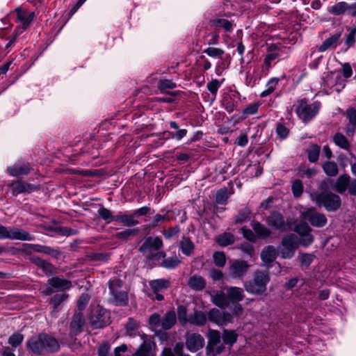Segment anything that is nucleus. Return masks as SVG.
Listing matches in <instances>:
<instances>
[{
  "label": "nucleus",
  "instance_id": "nucleus-5",
  "mask_svg": "<svg viewBox=\"0 0 356 356\" xmlns=\"http://www.w3.org/2000/svg\"><path fill=\"white\" fill-rule=\"evenodd\" d=\"M0 239L33 241L34 237L27 231L15 227L0 225Z\"/></svg>",
  "mask_w": 356,
  "mask_h": 356
},
{
  "label": "nucleus",
  "instance_id": "nucleus-22",
  "mask_svg": "<svg viewBox=\"0 0 356 356\" xmlns=\"http://www.w3.org/2000/svg\"><path fill=\"white\" fill-rule=\"evenodd\" d=\"M341 32H337L325 39L324 42L318 47V51L324 52L328 49L336 48L341 38Z\"/></svg>",
  "mask_w": 356,
  "mask_h": 356
},
{
  "label": "nucleus",
  "instance_id": "nucleus-20",
  "mask_svg": "<svg viewBox=\"0 0 356 356\" xmlns=\"http://www.w3.org/2000/svg\"><path fill=\"white\" fill-rule=\"evenodd\" d=\"M31 170V167L29 163L25 161H18L13 165L8 168V173L10 176L17 177L28 174Z\"/></svg>",
  "mask_w": 356,
  "mask_h": 356
},
{
  "label": "nucleus",
  "instance_id": "nucleus-15",
  "mask_svg": "<svg viewBox=\"0 0 356 356\" xmlns=\"http://www.w3.org/2000/svg\"><path fill=\"white\" fill-rule=\"evenodd\" d=\"M149 285L152 294L155 296V297H152V298H155L157 300L161 301L163 300V296L160 293L169 288L170 282L168 280L163 278L157 279L150 281L149 282Z\"/></svg>",
  "mask_w": 356,
  "mask_h": 356
},
{
  "label": "nucleus",
  "instance_id": "nucleus-3",
  "mask_svg": "<svg viewBox=\"0 0 356 356\" xmlns=\"http://www.w3.org/2000/svg\"><path fill=\"white\" fill-rule=\"evenodd\" d=\"M321 107V103L318 101L309 103L306 99H301L298 100L296 113L303 122L307 123L318 113Z\"/></svg>",
  "mask_w": 356,
  "mask_h": 356
},
{
  "label": "nucleus",
  "instance_id": "nucleus-9",
  "mask_svg": "<svg viewBox=\"0 0 356 356\" xmlns=\"http://www.w3.org/2000/svg\"><path fill=\"white\" fill-rule=\"evenodd\" d=\"M298 245V239L296 234H291L284 236L282 241V247L279 250L281 257L284 259L292 258Z\"/></svg>",
  "mask_w": 356,
  "mask_h": 356
},
{
  "label": "nucleus",
  "instance_id": "nucleus-25",
  "mask_svg": "<svg viewBox=\"0 0 356 356\" xmlns=\"http://www.w3.org/2000/svg\"><path fill=\"white\" fill-rule=\"evenodd\" d=\"M9 186L12 188L13 193L14 195H17L24 192H31L35 188L33 185L19 181L13 182L10 185H9Z\"/></svg>",
  "mask_w": 356,
  "mask_h": 356
},
{
  "label": "nucleus",
  "instance_id": "nucleus-60",
  "mask_svg": "<svg viewBox=\"0 0 356 356\" xmlns=\"http://www.w3.org/2000/svg\"><path fill=\"white\" fill-rule=\"evenodd\" d=\"M302 266L307 267L313 261L314 256L311 254H302L298 257Z\"/></svg>",
  "mask_w": 356,
  "mask_h": 356
},
{
  "label": "nucleus",
  "instance_id": "nucleus-11",
  "mask_svg": "<svg viewBox=\"0 0 356 356\" xmlns=\"http://www.w3.org/2000/svg\"><path fill=\"white\" fill-rule=\"evenodd\" d=\"M90 323L94 328H102L109 323V315L107 311L99 307H96L91 313Z\"/></svg>",
  "mask_w": 356,
  "mask_h": 356
},
{
  "label": "nucleus",
  "instance_id": "nucleus-51",
  "mask_svg": "<svg viewBox=\"0 0 356 356\" xmlns=\"http://www.w3.org/2000/svg\"><path fill=\"white\" fill-rule=\"evenodd\" d=\"M158 88L161 92H166V90L176 88V83L169 79H163L159 81Z\"/></svg>",
  "mask_w": 356,
  "mask_h": 356
},
{
  "label": "nucleus",
  "instance_id": "nucleus-2",
  "mask_svg": "<svg viewBox=\"0 0 356 356\" xmlns=\"http://www.w3.org/2000/svg\"><path fill=\"white\" fill-rule=\"evenodd\" d=\"M27 346L35 354L54 353L59 349L57 340L44 334L31 337L27 341Z\"/></svg>",
  "mask_w": 356,
  "mask_h": 356
},
{
  "label": "nucleus",
  "instance_id": "nucleus-35",
  "mask_svg": "<svg viewBox=\"0 0 356 356\" xmlns=\"http://www.w3.org/2000/svg\"><path fill=\"white\" fill-rule=\"evenodd\" d=\"M34 264L47 275H50L54 272V266L48 261L43 260L39 257L33 258Z\"/></svg>",
  "mask_w": 356,
  "mask_h": 356
},
{
  "label": "nucleus",
  "instance_id": "nucleus-63",
  "mask_svg": "<svg viewBox=\"0 0 356 356\" xmlns=\"http://www.w3.org/2000/svg\"><path fill=\"white\" fill-rule=\"evenodd\" d=\"M166 215L156 214L150 222V226L152 227L160 225L165 220H168Z\"/></svg>",
  "mask_w": 356,
  "mask_h": 356
},
{
  "label": "nucleus",
  "instance_id": "nucleus-10",
  "mask_svg": "<svg viewBox=\"0 0 356 356\" xmlns=\"http://www.w3.org/2000/svg\"><path fill=\"white\" fill-rule=\"evenodd\" d=\"M209 341L207 346V354L208 356H216L220 354L224 346L220 344V333L214 330H211L208 334Z\"/></svg>",
  "mask_w": 356,
  "mask_h": 356
},
{
  "label": "nucleus",
  "instance_id": "nucleus-23",
  "mask_svg": "<svg viewBox=\"0 0 356 356\" xmlns=\"http://www.w3.org/2000/svg\"><path fill=\"white\" fill-rule=\"evenodd\" d=\"M346 117L348 123L345 127V131L348 136H352L356 130V109L353 108H348L346 111Z\"/></svg>",
  "mask_w": 356,
  "mask_h": 356
},
{
  "label": "nucleus",
  "instance_id": "nucleus-1",
  "mask_svg": "<svg viewBox=\"0 0 356 356\" xmlns=\"http://www.w3.org/2000/svg\"><path fill=\"white\" fill-rule=\"evenodd\" d=\"M226 292L218 291L212 298L213 302L218 307L225 309L229 305L241 302L245 297L244 291L237 286H229L225 289Z\"/></svg>",
  "mask_w": 356,
  "mask_h": 356
},
{
  "label": "nucleus",
  "instance_id": "nucleus-61",
  "mask_svg": "<svg viewBox=\"0 0 356 356\" xmlns=\"http://www.w3.org/2000/svg\"><path fill=\"white\" fill-rule=\"evenodd\" d=\"M137 230L136 229H126L124 231H122L120 232H118L116 234V236L119 239H127L130 238L131 236H134L136 234Z\"/></svg>",
  "mask_w": 356,
  "mask_h": 356
},
{
  "label": "nucleus",
  "instance_id": "nucleus-6",
  "mask_svg": "<svg viewBox=\"0 0 356 356\" xmlns=\"http://www.w3.org/2000/svg\"><path fill=\"white\" fill-rule=\"evenodd\" d=\"M300 217L303 220H308L312 226L316 227H322L327 223L325 216L318 213L313 208H303L301 209Z\"/></svg>",
  "mask_w": 356,
  "mask_h": 356
},
{
  "label": "nucleus",
  "instance_id": "nucleus-56",
  "mask_svg": "<svg viewBox=\"0 0 356 356\" xmlns=\"http://www.w3.org/2000/svg\"><path fill=\"white\" fill-rule=\"evenodd\" d=\"M335 79V84L334 86V90H336L337 92H339L345 87L346 80L344 78L341 76V75L339 72L337 73Z\"/></svg>",
  "mask_w": 356,
  "mask_h": 356
},
{
  "label": "nucleus",
  "instance_id": "nucleus-44",
  "mask_svg": "<svg viewBox=\"0 0 356 356\" xmlns=\"http://www.w3.org/2000/svg\"><path fill=\"white\" fill-rule=\"evenodd\" d=\"M237 339V334L234 331L224 330L222 333V340L225 343L232 346Z\"/></svg>",
  "mask_w": 356,
  "mask_h": 356
},
{
  "label": "nucleus",
  "instance_id": "nucleus-26",
  "mask_svg": "<svg viewBox=\"0 0 356 356\" xmlns=\"http://www.w3.org/2000/svg\"><path fill=\"white\" fill-rule=\"evenodd\" d=\"M115 221L122 223L127 227H133L139 224V221L135 219L134 213L123 214L120 213L115 216Z\"/></svg>",
  "mask_w": 356,
  "mask_h": 356
},
{
  "label": "nucleus",
  "instance_id": "nucleus-29",
  "mask_svg": "<svg viewBox=\"0 0 356 356\" xmlns=\"http://www.w3.org/2000/svg\"><path fill=\"white\" fill-rule=\"evenodd\" d=\"M210 24L213 27L222 28L226 32H232L233 31L232 22L227 19L216 18L211 20Z\"/></svg>",
  "mask_w": 356,
  "mask_h": 356
},
{
  "label": "nucleus",
  "instance_id": "nucleus-48",
  "mask_svg": "<svg viewBox=\"0 0 356 356\" xmlns=\"http://www.w3.org/2000/svg\"><path fill=\"white\" fill-rule=\"evenodd\" d=\"M223 81L224 79H222L220 81L217 79H212L210 82L207 83V90L211 93L214 99L216 98L218 90L222 84Z\"/></svg>",
  "mask_w": 356,
  "mask_h": 356
},
{
  "label": "nucleus",
  "instance_id": "nucleus-38",
  "mask_svg": "<svg viewBox=\"0 0 356 356\" xmlns=\"http://www.w3.org/2000/svg\"><path fill=\"white\" fill-rule=\"evenodd\" d=\"M279 82V78L273 77L270 79L266 84V89L261 92L260 97H265L273 93Z\"/></svg>",
  "mask_w": 356,
  "mask_h": 356
},
{
  "label": "nucleus",
  "instance_id": "nucleus-57",
  "mask_svg": "<svg viewBox=\"0 0 356 356\" xmlns=\"http://www.w3.org/2000/svg\"><path fill=\"white\" fill-rule=\"evenodd\" d=\"M178 319L181 325L188 323V317H187L186 309L183 307H179L177 309Z\"/></svg>",
  "mask_w": 356,
  "mask_h": 356
},
{
  "label": "nucleus",
  "instance_id": "nucleus-40",
  "mask_svg": "<svg viewBox=\"0 0 356 356\" xmlns=\"http://www.w3.org/2000/svg\"><path fill=\"white\" fill-rule=\"evenodd\" d=\"M194 248L193 243L188 238L184 237L181 240L180 249L184 254L186 256L191 255L194 250Z\"/></svg>",
  "mask_w": 356,
  "mask_h": 356
},
{
  "label": "nucleus",
  "instance_id": "nucleus-64",
  "mask_svg": "<svg viewBox=\"0 0 356 356\" xmlns=\"http://www.w3.org/2000/svg\"><path fill=\"white\" fill-rule=\"evenodd\" d=\"M259 109V104L254 103L249 104L247 107H245L243 111V113L245 115H251L256 114Z\"/></svg>",
  "mask_w": 356,
  "mask_h": 356
},
{
  "label": "nucleus",
  "instance_id": "nucleus-43",
  "mask_svg": "<svg viewBox=\"0 0 356 356\" xmlns=\"http://www.w3.org/2000/svg\"><path fill=\"white\" fill-rule=\"evenodd\" d=\"M333 140L336 145L341 149L348 150L350 147V143L347 138L341 133H337L334 137Z\"/></svg>",
  "mask_w": 356,
  "mask_h": 356
},
{
  "label": "nucleus",
  "instance_id": "nucleus-27",
  "mask_svg": "<svg viewBox=\"0 0 356 356\" xmlns=\"http://www.w3.org/2000/svg\"><path fill=\"white\" fill-rule=\"evenodd\" d=\"M188 286L195 291H202L206 286L205 280L200 275H194L188 281Z\"/></svg>",
  "mask_w": 356,
  "mask_h": 356
},
{
  "label": "nucleus",
  "instance_id": "nucleus-41",
  "mask_svg": "<svg viewBox=\"0 0 356 356\" xmlns=\"http://www.w3.org/2000/svg\"><path fill=\"white\" fill-rule=\"evenodd\" d=\"M252 226L254 232L259 238H264L269 236L270 234V231L264 225L258 222H252Z\"/></svg>",
  "mask_w": 356,
  "mask_h": 356
},
{
  "label": "nucleus",
  "instance_id": "nucleus-31",
  "mask_svg": "<svg viewBox=\"0 0 356 356\" xmlns=\"http://www.w3.org/2000/svg\"><path fill=\"white\" fill-rule=\"evenodd\" d=\"M348 3L346 1H339L334 3L333 6L328 8L327 11L329 13L334 15H342L347 14Z\"/></svg>",
  "mask_w": 356,
  "mask_h": 356
},
{
  "label": "nucleus",
  "instance_id": "nucleus-42",
  "mask_svg": "<svg viewBox=\"0 0 356 356\" xmlns=\"http://www.w3.org/2000/svg\"><path fill=\"white\" fill-rule=\"evenodd\" d=\"M324 172L329 177H335L338 174L337 164L334 161H326L323 164Z\"/></svg>",
  "mask_w": 356,
  "mask_h": 356
},
{
  "label": "nucleus",
  "instance_id": "nucleus-36",
  "mask_svg": "<svg viewBox=\"0 0 356 356\" xmlns=\"http://www.w3.org/2000/svg\"><path fill=\"white\" fill-rule=\"evenodd\" d=\"M235 241L234 236L229 232H224L216 238V242L220 246L225 247L234 243Z\"/></svg>",
  "mask_w": 356,
  "mask_h": 356
},
{
  "label": "nucleus",
  "instance_id": "nucleus-8",
  "mask_svg": "<svg viewBox=\"0 0 356 356\" xmlns=\"http://www.w3.org/2000/svg\"><path fill=\"white\" fill-rule=\"evenodd\" d=\"M316 203L323 205L328 211L337 210L341 205V199L337 195L332 193H321L315 197Z\"/></svg>",
  "mask_w": 356,
  "mask_h": 356
},
{
  "label": "nucleus",
  "instance_id": "nucleus-37",
  "mask_svg": "<svg viewBox=\"0 0 356 356\" xmlns=\"http://www.w3.org/2000/svg\"><path fill=\"white\" fill-rule=\"evenodd\" d=\"M251 211L249 208L245 207L241 209L238 214L234 218V222L236 224H242L250 220Z\"/></svg>",
  "mask_w": 356,
  "mask_h": 356
},
{
  "label": "nucleus",
  "instance_id": "nucleus-39",
  "mask_svg": "<svg viewBox=\"0 0 356 356\" xmlns=\"http://www.w3.org/2000/svg\"><path fill=\"white\" fill-rule=\"evenodd\" d=\"M350 182V177L348 175H341L337 179L336 183H335V189L339 193H343L348 189V184Z\"/></svg>",
  "mask_w": 356,
  "mask_h": 356
},
{
  "label": "nucleus",
  "instance_id": "nucleus-14",
  "mask_svg": "<svg viewBox=\"0 0 356 356\" xmlns=\"http://www.w3.org/2000/svg\"><path fill=\"white\" fill-rule=\"evenodd\" d=\"M266 222L273 229L281 232H286L290 229L289 225L285 222L284 216L277 211L270 213L266 219Z\"/></svg>",
  "mask_w": 356,
  "mask_h": 356
},
{
  "label": "nucleus",
  "instance_id": "nucleus-52",
  "mask_svg": "<svg viewBox=\"0 0 356 356\" xmlns=\"http://www.w3.org/2000/svg\"><path fill=\"white\" fill-rule=\"evenodd\" d=\"M213 262L218 267H223L226 264V257L222 252H216L213 254Z\"/></svg>",
  "mask_w": 356,
  "mask_h": 356
},
{
  "label": "nucleus",
  "instance_id": "nucleus-4",
  "mask_svg": "<svg viewBox=\"0 0 356 356\" xmlns=\"http://www.w3.org/2000/svg\"><path fill=\"white\" fill-rule=\"evenodd\" d=\"M270 281L267 272L257 271L252 280L244 283L246 291L251 294L261 295L266 291V285Z\"/></svg>",
  "mask_w": 356,
  "mask_h": 356
},
{
  "label": "nucleus",
  "instance_id": "nucleus-18",
  "mask_svg": "<svg viewBox=\"0 0 356 356\" xmlns=\"http://www.w3.org/2000/svg\"><path fill=\"white\" fill-rule=\"evenodd\" d=\"M204 343V338L200 334L196 333L188 335L186 340V348L191 352L197 351L203 347Z\"/></svg>",
  "mask_w": 356,
  "mask_h": 356
},
{
  "label": "nucleus",
  "instance_id": "nucleus-33",
  "mask_svg": "<svg viewBox=\"0 0 356 356\" xmlns=\"http://www.w3.org/2000/svg\"><path fill=\"white\" fill-rule=\"evenodd\" d=\"M176 314L174 311L168 312L161 318V327L164 330L170 329L176 323Z\"/></svg>",
  "mask_w": 356,
  "mask_h": 356
},
{
  "label": "nucleus",
  "instance_id": "nucleus-62",
  "mask_svg": "<svg viewBox=\"0 0 356 356\" xmlns=\"http://www.w3.org/2000/svg\"><path fill=\"white\" fill-rule=\"evenodd\" d=\"M90 296L88 293H83L77 301V307L79 310L83 309L88 305Z\"/></svg>",
  "mask_w": 356,
  "mask_h": 356
},
{
  "label": "nucleus",
  "instance_id": "nucleus-12",
  "mask_svg": "<svg viewBox=\"0 0 356 356\" xmlns=\"http://www.w3.org/2000/svg\"><path fill=\"white\" fill-rule=\"evenodd\" d=\"M295 232L300 236L299 243L303 246H308L314 241L311 234L312 229L306 222H300L295 227Z\"/></svg>",
  "mask_w": 356,
  "mask_h": 356
},
{
  "label": "nucleus",
  "instance_id": "nucleus-46",
  "mask_svg": "<svg viewBox=\"0 0 356 356\" xmlns=\"http://www.w3.org/2000/svg\"><path fill=\"white\" fill-rule=\"evenodd\" d=\"M320 154V147L317 145H312L307 149L308 159L311 163H315L318 161Z\"/></svg>",
  "mask_w": 356,
  "mask_h": 356
},
{
  "label": "nucleus",
  "instance_id": "nucleus-53",
  "mask_svg": "<svg viewBox=\"0 0 356 356\" xmlns=\"http://www.w3.org/2000/svg\"><path fill=\"white\" fill-rule=\"evenodd\" d=\"M291 189L296 197H300L303 192V184L300 179H296L292 183Z\"/></svg>",
  "mask_w": 356,
  "mask_h": 356
},
{
  "label": "nucleus",
  "instance_id": "nucleus-13",
  "mask_svg": "<svg viewBox=\"0 0 356 356\" xmlns=\"http://www.w3.org/2000/svg\"><path fill=\"white\" fill-rule=\"evenodd\" d=\"M209 320L219 325H226L232 322L233 317L227 312H221L218 309H212L208 314Z\"/></svg>",
  "mask_w": 356,
  "mask_h": 356
},
{
  "label": "nucleus",
  "instance_id": "nucleus-21",
  "mask_svg": "<svg viewBox=\"0 0 356 356\" xmlns=\"http://www.w3.org/2000/svg\"><path fill=\"white\" fill-rule=\"evenodd\" d=\"M280 56V53L277 51H268L264 59L262 65V73L267 75L269 70L275 65L276 60Z\"/></svg>",
  "mask_w": 356,
  "mask_h": 356
},
{
  "label": "nucleus",
  "instance_id": "nucleus-50",
  "mask_svg": "<svg viewBox=\"0 0 356 356\" xmlns=\"http://www.w3.org/2000/svg\"><path fill=\"white\" fill-rule=\"evenodd\" d=\"M180 263V261L178 259L177 257H170L168 259H164L161 266L163 268H168V269H172L176 268L179 264Z\"/></svg>",
  "mask_w": 356,
  "mask_h": 356
},
{
  "label": "nucleus",
  "instance_id": "nucleus-54",
  "mask_svg": "<svg viewBox=\"0 0 356 356\" xmlns=\"http://www.w3.org/2000/svg\"><path fill=\"white\" fill-rule=\"evenodd\" d=\"M24 340V336L19 333H15L8 339V343L13 347H17L20 345Z\"/></svg>",
  "mask_w": 356,
  "mask_h": 356
},
{
  "label": "nucleus",
  "instance_id": "nucleus-7",
  "mask_svg": "<svg viewBox=\"0 0 356 356\" xmlns=\"http://www.w3.org/2000/svg\"><path fill=\"white\" fill-rule=\"evenodd\" d=\"M109 290L113 300L117 305H125L128 302L127 293L121 289L122 281L118 278H113L108 282Z\"/></svg>",
  "mask_w": 356,
  "mask_h": 356
},
{
  "label": "nucleus",
  "instance_id": "nucleus-45",
  "mask_svg": "<svg viewBox=\"0 0 356 356\" xmlns=\"http://www.w3.org/2000/svg\"><path fill=\"white\" fill-rule=\"evenodd\" d=\"M228 198L229 194L226 188H220L215 195L216 202L218 204H225Z\"/></svg>",
  "mask_w": 356,
  "mask_h": 356
},
{
  "label": "nucleus",
  "instance_id": "nucleus-55",
  "mask_svg": "<svg viewBox=\"0 0 356 356\" xmlns=\"http://www.w3.org/2000/svg\"><path fill=\"white\" fill-rule=\"evenodd\" d=\"M150 344L145 341L140 345L136 355V356H150Z\"/></svg>",
  "mask_w": 356,
  "mask_h": 356
},
{
  "label": "nucleus",
  "instance_id": "nucleus-58",
  "mask_svg": "<svg viewBox=\"0 0 356 356\" xmlns=\"http://www.w3.org/2000/svg\"><path fill=\"white\" fill-rule=\"evenodd\" d=\"M356 38V26L350 29L349 33L346 36L345 44L348 47H352L355 44Z\"/></svg>",
  "mask_w": 356,
  "mask_h": 356
},
{
  "label": "nucleus",
  "instance_id": "nucleus-49",
  "mask_svg": "<svg viewBox=\"0 0 356 356\" xmlns=\"http://www.w3.org/2000/svg\"><path fill=\"white\" fill-rule=\"evenodd\" d=\"M98 215L102 219L107 221L108 223L115 221V216H113L112 212L106 208L101 207L98 210Z\"/></svg>",
  "mask_w": 356,
  "mask_h": 356
},
{
  "label": "nucleus",
  "instance_id": "nucleus-16",
  "mask_svg": "<svg viewBox=\"0 0 356 356\" xmlns=\"http://www.w3.org/2000/svg\"><path fill=\"white\" fill-rule=\"evenodd\" d=\"M163 246V241L159 237H147L140 248V251L145 254H153Z\"/></svg>",
  "mask_w": 356,
  "mask_h": 356
},
{
  "label": "nucleus",
  "instance_id": "nucleus-17",
  "mask_svg": "<svg viewBox=\"0 0 356 356\" xmlns=\"http://www.w3.org/2000/svg\"><path fill=\"white\" fill-rule=\"evenodd\" d=\"M249 268L248 264L245 261H234L229 266L230 275L234 278H242Z\"/></svg>",
  "mask_w": 356,
  "mask_h": 356
},
{
  "label": "nucleus",
  "instance_id": "nucleus-32",
  "mask_svg": "<svg viewBox=\"0 0 356 356\" xmlns=\"http://www.w3.org/2000/svg\"><path fill=\"white\" fill-rule=\"evenodd\" d=\"M276 250L272 245H268L264 248L261 253V258L266 264H270L276 258Z\"/></svg>",
  "mask_w": 356,
  "mask_h": 356
},
{
  "label": "nucleus",
  "instance_id": "nucleus-47",
  "mask_svg": "<svg viewBox=\"0 0 356 356\" xmlns=\"http://www.w3.org/2000/svg\"><path fill=\"white\" fill-rule=\"evenodd\" d=\"M203 53L213 58H221L225 51L220 48L209 47L204 50Z\"/></svg>",
  "mask_w": 356,
  "mask_h": 356
},
{
  "label": "nucleus",
  "instance_id": "nucleus-19",
  "mask_svg": "<svg viewBox=\"0 0 356 356\" xmlns=\"http://www.w3.org/2000/svg\"><path fill=\"white\" fill-rule=\"evenodd\" d=\"M17 14V22L22 26V29H26L32 22L35 14L33 12H30L26 10L17 8L15 10Z\"/></svg>",
  "mask_w": 356,
  "mask_h": 356
},
{
  "label": "nucleus",
  "instance_id": "nucleus-59",
  "mask_svg": "<svg viewBox=\"0 0 356 356\" xmlns=\"http://www.w3.org/2000/svg\"><path fill=\"white\" fill-rule=\"evenodd\" d=\"M289 129L282 124H278L276 127V134L277 136L284 140L287 138L289 135Z\"/></svg>",
  "mask_w": 356,
  "mask_h": 356
},
{
  "label": "nucleus",
  "instance_id": "nucleus-34",
  "mask_svg": "<svg viewBox=\"0 0 356 356\" xmlns=\"http://www.w3.org/2000/svg\"><path fill=\"white\" fill-rule=\"evenodd\" d=\"M68 298V296L65 293H58L54 296L51 300V304L53 305L54 309L51 312L52 314L57 313L61 309V304L65 301Z\"/></svg>",
  "mask_w": 356,
  "mask_h": 356
},
{
  "label": "nucleus",
  "instance_id": "nucleus-28",
  "mask_svg": "<svg viewBox=\"0 0 356 356\" xmlns=\"http://www.w3.org/2000/svg\"><path fill=\"white\" fill-rule=\"evenodd\" d=\"M85 324V319L81 313L75 314L70 323L71 332L76 334L81 331L82 327Z\"/></svg>",
  "mask_w": 356,
  "mask_h": 356
},
{
  "label": "nucleus",
  "instance_id": "nucleus-30",
  "mask_svg": "<svg viewBox=\"0 0 356 356\" xmlns=\"http://www.w3.org/2000/svg\"><path fill=\"white\" fill-rule=\"evenodd\" d=\"M206 321L207 316L201 311H195L193 314L188 316V323L193 325H204Z\"/></svg>",
  "mask_w": 356,
  "mask_h": 356
},
{
  "label": "nucleus",
  "instance_id": "nucleus-24",
  "mask_svg": "<svg viewBox=\"0 0 356 356\" xmlns=\"http://www.w3.org/2000/svg\"><path fill=\"white\" fill-rule=\"evenodd\" d=\"M47 283L51 287L55 289L56 291H64L70 289L72 287V283L70 281L58 277H54L49 279Z\"/></svg>",
  "mask_w": 356,
  "mask_h": 356
}]
</instances>
